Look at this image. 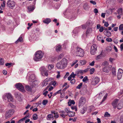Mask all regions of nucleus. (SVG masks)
<instances>
[{
    "instance_id": "obj_1",
    "label": "nucleus",
    "mask_w": 123,
    "mask_h": 123,
    "mask_svg": "<svg viewBox=\"0 0 123 123\" xmlns=\"http://www.w3.org/2000/svg\"><path fill=\"white\" fill-rule=\"evenodd\" d=\"M67 64V60L65 58H63L57 63L56 66L58 69H63L66 67Z\"/></svg>"
},
{
    "instance_id": "obj_2",
    "label": "nucleus",
    "mask_w": 123,
    "mask_h": 123,
    "mask_svg": "<svg viewBox=\"0 0 123 123\" xmlns=\"http://www.w3.org/2000/svg\"><path fill=\"white\" fill-rule=\"evenodd\" d=\"M3 100L4 101H7L9 102H13L14 99L10 93H7L5 94L3 96Z\"/></svg>"
},
{
    "instance_id": "obj_3",
    "label": "nucleus",
    "mask_w": 123,
    "mask_h": 123,
    "mask_svg": "<svg viewBox=\"0 0 123 123\" xmlns=\"http://www.w3.org/2000/svg\"><path fill=\"white\" fill-rule=\"evenodd\" d=\"M43 55V53L41 51H38L36 53L34 60L36 61H38L42 58Z\"/></svg>"
},
{
    "instance_id": "obj_4",
    "label": "nucleus",
    "mask_w": 123,
    "mask_h": 123,
    "mask_svg": "<svg viewBox=\"0 0 123 123\" xmlns=\"http://www.w3.org/2000/svg\"><path fill=\"white\" fill-rule=\"evenodd\" d=\"M75 53L76 55L82 57L84 55V53L83 49L77 47Z\"/></svg>"
},
{
    "instance_id": "obj_5",
    "label": "nucleus",
    "mask_w": 123,
    "mask_h": 123,
    "mask_svg": "<svg viewBox=\"0 0 123 123\" xmlns=\"http://www.w3.org/2000/svg\"><path fill=\"white\" fill-rule=\"evenodd\" d=\"M16 4L15 2L12 0H8L6 2L7 6L11 9H12L15 6Z\"/></svg>"
},
{
    "instance_id": "obj_6",
    "label": "nucleus",
    "mask_w": 123,
    "mask_h": 123,
    "mask_svg": "<svg viewBox=\"0 0 123 123\" xmlns=\"http://www.w3.org/2000/svg\"><path fill=\"white\" fill-rule=\"evenodd\" d=\"M15 111L11 109L7 111L6 113L5 117L6 119H7L11 117Z\"/></svg>"
},
{
    "instance_id": "obj_7",
    "label": "nucleus",
    "mask_w": 123,
    "mask_h": 123,
    "mask_svg": "<svg viewBox=\"0 0 123 123\" xmlns=\"http://www.w3.org/2000/svg\"><path fill=\"white\" fill-rule=\"evenodd\" d=\"M99 78L97 77H94L91 79V84L93 86H95L99 81Z\"/></svg>"
},
{
    "instance_id": "obj_8",
    "label": "nucleus",
    "mask_w": 123,
    "mask_h": 123,
    "mask_svg": "<svg viewBox=\"0 0 123 123\" xmlns=\"http://www.w3.org/2000/svg\"><path fill=\"white\" fill-rule=\"evenodd\" d=\"M97 46L96 44H93L91 47L90 53L92 55L95 54L97 50Z\"/></svg>"
},
{
    "instance_id": "obj_9",
    "label": "nucleus",
    "mask_w": 123,
    "mask_h": 123,
    "mask_svg": "<svg viewBox=\"0 0 123 123\" xmlns=\"http://www.w3.org/2000/svg\"><path fill=\"white\" fill-rule=\"evenodd\" d=\"M15 86L20 91L23 92L25 91L24 87L20 83H19L16 84L15 85Z\"/></svg>"
},
{
    "instance_id": "obj_10",
    "label": "nucleus",
    "mask_w": 123,
    "mask_h": 123,
    "mask_svg": "<svg viewBox=\"0 0 123 123\" xmlns=\"http://www.w3.org/2000/svg\"><path fill=\"white\" fill-rule=\"evenodd\" d=\"M86 102V99L84 97H82L79 100V107L82 106L85 104Z\"/></svg>"
},
{
    "instance_id": "obj_11",
    "label": "nucleus",
    "mask_w": 123,
    "mask_h": 123,
    "mask_svg": "<svg viewBox=\"0 0 123 123\" xmlns=\"http://www.w3.org/2000/svg\"><path fill=\"white\" fill-rule=\"evenodd\" d=\"M123 74V70L121 68H119L117 73V78L119 80H120L122 77Z\"/></svg>"
},
{
    "instance_id": "obj_12",
    "label": "nucleus",
    "mask_w": 123,
    "mask_h": 123,
    "mask_svg": "<svg viewBox=\"0 0 123 123\" xmlns=\"http://www.w3.org/2000/svg\"><path fill=\"white\" fill-rule=\"evenodd\" d=\"M119 99L117 98L115 99L112 102L111 105L113 108L115 109L117 106V104L119 101Z\"/></svg>"
},
{
    "instance_id": "obj_13",
    "label": "nucleus",
    "mask_w": 123,
    "mask_h": 123,
    "mask_svg": "<svg viewBox=\"0 0 123 123\" xmlns=\"http://www.w3.org/2000/svg\"><path fill=\"white\" fill-rule=\"evenodd\" d=\"M25 87L26 90L28 92H32L35 91H34L33 90V87L32 86L26 85L25 86Z\"/></svg>"
},
{
    "instance_id": "obj_14",
    "label": "nucleus",
    "mask_w": 123,
    "mask_h": 123,
    "mask_svg": "<svg viewBox=\"0 0 123 123\" xmlns=\"http://www.w3.org/2000/svg\"><path fill=\"white\" fill-rule=\"evenodd\" d=\"M123 107V100H121L118 104L117 108L118 109H120Z\"/></svg>"
},
{
    "instance_id": "obj_15",
    "label": "nucleus",
    "mask_w": 123,
    "mask_h": 123,
    "mask_svg": "<svg viewBox=\"0 0 123 123\" xmlns=\"http://www.w3.org/2000/svg\"><path fill=\"white\" fill-rule=\"evenodd\" d=\"M79 27L76 28H75L73 32V36L74 37L76 35L77 33H78L79 30Z\"/></svg>"
},
{
    "instance_id": "obj_16",
    "label": "nucleus",
    "mask_w": 123,
    "mask_h": 123,
    "mask_svg": "<svg viewBox=\"0 0 123 123\" xmlns=\"http://www.w3.org/2000/svg\"><path fill=\"white\" fill-rule=\"evenodd\" d=\"M36 78L35 75L34 74H31L29 77V80L30 81H32V80H34Z\"/></svg>"
},
{
    "instance_id": "obj_17",
    "label": "nucleus",
    "mask_w": 123,
    "mask_h": 123,
    "mask_svg": "<svg viewBox=\"0 0 123 123\" xmlns=\"http://www.w3.org/2000/svg\"><path fill=\"white\" fill-rule=\"evenodd\" d=\"M51 21V20L50 18H46L43 20V22L45 24H48Z\"/></svg>"
},
{
    "instance_id": "obj_18",
    "label": "nucleus",
    "mask_w": 123,
    "mask_h": 123,
    "mask_svg": "<svg viewBox=\"0 0 123 123\" xmlns=\"http://www.w3.org/2000/svg\"><path fill=\"white\" fill-rule=\"evenodd\" d=\"M104 34L107 37H110L111 35V32L107 31H104Z\"/></svg>"
},
{
    "instance_id": "obj_19",
    "label": "nucleus",
    "mask_w": 123,
    "mask_h": 123,
    "mask_svg": "<svg viewBox=\"0 0 123 123\" xmlns=\"http://www.w3.org/2000/svg\"><path fill=\"white\" fill-rule=\"evenodd\" d=\"M102 71L106 73H108L109 72V69L108 67H105L103 68L102 69Z\"/></svg>"
},
{
    "instance_id": "obj_20",
    "label": "nucleus",
    "mask_w": 123,
    "mask_h": 123,
    "mask_svg": "<svg viewBox=\"0 0 123 123\" xmlns=\"http://www.w3.org/2000/svg\"><path fill=\"white\" fill-rule=\"evenodd\" d=\"M22 95L19 92H16L15 93V96L16 98H18L20 97Z\"/></svg>"
},
{
    "instance_id": "obj_21",
    "label": "nucleus",
    "mask_w": 123,
    "mask_h": 123,
    "mask_svg": "<svg viewBox=\"0 0 123 123\" xmlns=\"http://www.w3.org/2000/svg\"><path fill=\"white\" fill-rule=\"evenodd\" d=\"M92 29L91 28H88L87 29L86 32V35L87 36L90 34L92 32Z\"/></svg>"
},
{
    "instance_id": "obj_22",
    "label": "nucleus",
    "mask_w": 123,
    "mask_h": 123,
    "mask_svg": "<svg viewBox=\"0 0 123 123\" xmlns=\"http://www.w3.org/2000/svg\"><path fill=\"white\" fill-rule=\"evenodd\" d=\"M6 1H4L1 4V6H0V8L1 10H4V9L5 6Z\"/></svg>"
},
{
    "instance_id": "obj_23",
    "label": "nucleus",
    "mask_w": 123,
    "mask_h": 123,
    "mask_svg": "<svg viewBox=\"0 0 123 123\" xmlns=\"http://www.w3.org/2000/svg\"><path fill=\"white\" fill-rule=\"evenodd\" d=\"M31 82H32V86H33V87L37 86L38 83L37 81L36 80H33Z\"/></svg>"
},
{
    "instance_id": "obj_24",
    "label": "nucleus",
    "mask_w": 123,
    "mask_h": 123,
    "mask_svg": "<svg viewBox=\"0 0 123 123\" xmlns=\"http://www.w3.org/2000/svg\"><path fill=\"white\" fill-rule=\"evenodd\" d=\"M41 71V72H44L46 71L47 70L44 66L41 67L39 69Z\"/></svg>"
},
{
    "instance_id": "obj_25",
    "label": "nucleus",
    "mask_w": 123,
    "mask_h": 123,
    "mask_svg": "<svg viewBox=\"0 0 123 123\" xmlns=\"http://www.w3.org/2000/svg\"><path fill=\"white\" fill-rule=\"evenodd\" d=\"M103 56V55L102 54V52H101L99 55L97 56L96 59V60H98L99 59H101Z\"/></svg>"
},
{
    "instance_id": "obj_26",
    "label": "nucleus",
    "mask_w": 123,
    "mask_h": 123,
    "mask_svg": "<svg viewBox=\"0 0 123 123\" xmlns=\"http://www.w3.org/2000/svg\"><path fill=\"white\" fill-rule=\"evenodd\" d=\"M76 73L77 75L78 76H79V74H83V71L82 70H79L76 72Z\"/></svg>"
},
{
    "instance_id": "obj_27",
    "label": "nucleus",
    "mask_w": 123,
    "mask_h": 123,
    "mask_svg": "<svg viewBox=\"0 0 123 123\" xmlns=\"http://www.w3.org/2000/svg\"><path fill=\"white\" fill-rule=\"evenodd\" d=\"M117 12L120 15H122L123 14L122 9V8H119L117 11Z\"/></svg>"
},
{
    "instance_id": "obj_28",
    "label": "nucleus",
    "mask_w": 123,
    "mask_h": 123,
    "mask_svg": "<svg viewBox=\"0 0 123 123\" xmlns=\"http://www.w3.org/2000/svg\"><path fill=\"white\" fill-rule=\"evenodd\" d=\"M61 49V46L59 45L56 46V50L57 52H59L60 51Z\"/></svg>"
},
{
    "instance_id": "obj_29",
    "label": "nucleus",
    "mask_w": 123,
    "mask_h": 123,
    "mask_svg": "<svg viewBox=\"0 0 123 123\" xmlns=\"http://www.w3.org/2000/svg\"><path fill=\"white\" fill-rule=\"evenodd\" d=\"M68 115L69 117H73L74 116V112L70 111L69 113H68Z\"/></svg>"
},
{
    "instance_id": "obj_30",
    "label": "nucleus",
    "mask_w": 123,
    "mask_h": 123,
    "mask_svg": "<svg viewBox=\"0 0 123 123\" xmlns=\"http://www.w3.org/2000/svg\"><path fill=\"white\" fill-rule=\"evenodd\" d=\"M48 68L49 70H51L54 68V66L52 64H49L48 66Z\"/></svg>"
},
{
    "instance_id": "obj_31",
    "label": "nucleus",
    "mask_w": 123,
    "mask_h": 123,
    "mask_svg": "<svg viewBox=\"0 0 123 123\" xmlns=\"http://www.w3.org/2000/svg\"><path fill=\"white\" fill-rule=\"evenodd\" d=\"M28 10L30 12L33 11L34 9V8L33 7L31 6H28L27 7Z\"/></svg>"
},
{
    "instance_id": "obj_32",
    "label": "nucleus",
    "mask_w": 123,
    "mask_h": 123,
    "mask_svg": "<svg viewBox=\"0 0 123 123\" xmlns=\"http://www.w3.org/2000/svg\"><path fill=\"white\" fill-rule=\"evenodd\" d=\"M4 63V60L2 58H0V65H3Z\"/></svg>"
},
{
    "instance_id": "obj_33",
    "label": "nucleus",
    "mask_w": 123,
    "mask_h": 123,
    "mask_svg": "<svg viewBox=\"0 0 123 123\" xmlns=\"http://www.w3.org/2000/svg\"><path fill=\"white\" fill-rule=\"evenodd\" d=\"M75 103L74 101L73 100H71L70 102H68V104L69 106H70L72 104H74Z\"/></svg>"
},
{
    "instance_id": "obj_34",
    "label": "nucleus",
    "mask_w": 123,
    "mask_h": 123,
    "mask_svg": "<svg viewBox=\"0 0 123 123\" xmlns=\"http://www.w3.org/2000/svg\"><path fill=\"white\" fill-rule=\"evenodd\" d=\"M112 50V48L111 47H108L106 48V50L108 52H109Z\"/></svg>"
},
{
    "instance_id": "obj_35",
    "label": "nucleus",
    "mask_w": 123,
    "mask_h": 123,
    "mask_svg": "<svg viewBox=\"0 0 123 123\" xmlns=\"http://www.w3.org/2000/svg\"><path fill=\"white\" fill-rule=\"evenodd\" d=\"M80 62L81 65H83L85 64L86 63V62L85 60H80Z\"/></svg>"
},
{
    "instance_id": "obj_36",
    "label": "nucleus",
    "mask_w": 123,
    "mask_h": 123,
    "mask_svg": "<svg viewBox=\"0 0 123 123\" xmlns=\"http://www.w3.org/2000/svg\"><path fill=\"white\" fill-rule=\"evenodd\" d=\"M33 118L34 120H37V116L36 114H35L33 115Z\"/></svg>"
},
{
    "instance_id": "obj_37",
    "label": "nucleus",
    "mask_w": 123,
    "mask_h": 123,
    "mask_svg": "<svg viewBox=\"0 0 123 123\" xmlns=\"http://www.w3.org/2000/svg\"><path fill=\"white\" fill-rule=\"evenodd\" d=\"M107 94L106 93L105 96H104L103 99L102 101L101 102V103H102V102H103L104 101L105 99H106L107 97Z\"/></svg>"
},
{
    "instance_id": "obj_38",
    "label": "nucleus",
    "mask_w": 123,
    "mask_h": 123,
    "mask_svg": "<svg viewBox=\"0 0 123 123\" xmlns=\"http://www.w3.org/2000/svg\"><path fill=\"white\" fill-rule=\"evenodd\" d=\"M23 40L22 38V37H20L18 39L16 42V43H17L19 42H21Z\"/></svg>"
},
{
    "instance_id": "obj_39",
    "label": "nucleus",
    "mask_w": 123,
    "mask_h": 123,
    "mask_svg": "<svg viewBox=\"0 0 123 123\" xmlns=\"http://www.w3.org/2000/svg\"><path fill=\"white\" fill-rule=\"evenodd\" d=\"M77 75L76 73V72L75 74L74 72H73L70 75L73 78H74L75 76Z\"/></svg>"
},
{
    "instance_id": "obj_40",
    "label": "nucleus",
    "mask_w": 123,
    "mask_h": 123,
    "mask_svg": "<svg viewBox=\"0 0 123 123\" xmlns=\"http://www.w3.org/2000/svg\"><path fill=\"white\" fill-rule=\"evenodd\" d=\"M97 38L98 40L100 41L102 38V36L101 35H100L97 36Z\"/></svg>"
},
{
    "instance_id": "obj_41",
    "label": "nucleus",
    "mask_w": 123,
    "mask_h": 123,
    "mask_svg": "<svg viewBox=\"0 0 123 123\" xmlns=\"http://www.w3.org/2000/svg\"><path fill=\"white\" fill-rule=\"evenodd\" d=\"M104 116L105 117H109L110 116V115L108 112H106L105 113Z\"/></svg>"
},
{
    "instance_id": "obj_42",
    "label": "nucleus",
    "mask_w": 123,
    "mask_h": 123,
    "mask_svg": "<svg viewBox=\"0 0 123 123\" xmlns=\"http://www.w3.org/2000/svg\"><path fill=\"white\" fill-rule=\"evenodd\" d=\"M94 71L95 69L94 68H92L90 70V74H92L94 73Z\"/></svg>"
},
{
    "instance_id": "obj_43",
    "label": "nucleus",
    "mask_w": 123,
    "mask_h": 123,
    "mask_svg": "<svg viewBox=\"0 0 123 123\" xmlns=\"http://www.w3.org/2000/svg\"><path fill=\"white\" fill-rule=\"evenodd\" d=\"M4 110V106L0 105V112H2Z\"/></svg>"
},
{
    "instance_id": "obj_44",
    "label": "nucleus",
    "mask_w": 123,
    "mask_h": 123,
    "mask_svg": "<svg viewBox=\"0 0 123 123\" xmlns=\"http://www.w3.org/2000/svg\"><path fill=\"white\" fill-rule=\"evenodd\" d=\"M88 80V79L87 77L86 76L83 78L82 80V81L83 82H85L86 81Z\"/></svg>"
},
{
    "instance_id": "obj_45",
    "label": "nucleus",
    "mask_w": 123,
    "mask_h": 123,
    "mask_svg": "<svg viewBox=\"0 0 123 123\" xmlns=\"http://www.w3.org/2000/svg\"><path fill=\"white\" fill-rule=\"evenodd\" d=\"M116 69L114 68H113L112 70V74H113L114 75H115L116 74Z\"/></svg>"
},
{
    "instance_id": "obj_46",
    "label": "nucleus",
    "mask_w": 123,
    "mask_h": 123,
    "mask_svg": "<svg viewBox=\"0 0 123 123\" xmlns=\"http://www.w3.org/2000/svg\"><path fill=\"white\" fill-rule=\"evenodd\" d=\"M48 84L47 82L46 81H44L43 83L42 86H46Z\"/></svg>"
},
{
    "instance_id": "obj_47",
    "label": "nucleus",
    "mask_w": 123,
    "mask_h": 123,
    "mask_svg": "<svg viewBox=\"0 0 123 123\" xmlns=\"http://www.w3.org/2000/svg\"><path fill=\"white\" fill-rule=\"evenodd\" d=\"M82 83H80L76 87V88L80 89L82 86Z\"/></svg>"
},
{
    "instance_id": "obj_48",
    "label": "nucleus",
    "mask_w": 123,
    "mask_h": 123,
    "mask_svg": "<svg viewBox=\"0 0 123 123\" xmlns=\"http://www.w3.org/2000/svg\"><path fill=\"white\" fill-rule=\"evenodd\" d=\"M65 111L66 112L68 113H69L70 111V109L68 108H66L65 109Z\"/></svg>"
},
{
    "instance_id": "obj_49",
    "label": "nucleus",
    "mask_w": 123,
    "mask_h": 123,
    "mask_svg": "<svg viewBox=\"0 0 123 123\" xmlns=\"http://www.w3.org/2000/svg\"><path fill=\"white\" fill-rule=\"evenodd\" d=\"M48 101L47 100H43L42 102L43 104L44 105H45L48 103Z\"/></svg>"
},
{
    "instance_id": "obj_50",
    "label": "nucleus",
    "mask_w": 123,
    "mask_h": 123,
    "mask_svg": "<svg viewBox=\"0 0 123 123\" xmlns=\"http://www.w3.org/2000/svg\"><path fill=\"white\" fill-rule=\"evenodd\" d=\"M53 117L54 115L51 114H49L47 115V117L49 118H53Z\"/></svg>"
},
{
    "instance_id": "obj_51",
    "label": "nucleus",
    "mask_w": 123,
    "mask_h": 123,
    "mask_svg": "<svg viewBox=\"0 0 123 123\" xmlns=\"http://www.w3.org/2000/svg\"><path fill=\"white\" fill-rule=\"evenodd\" d=\"M119 29L120 30H123V24L121 25L119 27Z\"/></svg>"
},
{
    "instance_id": "obj_52",
    "label": "nucleus",
    "mask_w": 123,
    "mask_h": 123,
    "mask_svg": "<svg viewBox=\"0 0 123 123\" xmlns=\"http://www.w3.org/2000/svg\"><path fill=\"white\" fill-rule=\"evenodd\" d=\"M108 62L107 61H105L103 62L102 63V65L104 66L108 65Z\"/></svg>"
},
{
    "instance_id": "obj_53",
    "label": "nucleus",
    "mask_w": 123,
    "mask_h": 123,
    "mask_svg": "<svg viewBox=\"0 0 123 123\" xmlns=\"http://www.w3.org/2000/svg\"><path fill=\"white\" fill-rule=\"evenodd\" d=\"M12 64V63H7L5 64V65L6 66H8V68H9L11 67Z\"/></svg>"
},
{
    "instance_id": "obj_54",
    "label": "nucleus",
    "mask_w": 123,
    "mask_h": 123,
    "mask_svg": "<svg viewBox=\"0 0 123 123\" xmlns=\"http://www.w3.org/2000/svg\"><path fill=\"white\" fill-rule=\"evenodd\" d=\"M51 84L54 86H56V82L55 81H53L51 82Z\"/></svg>"
},
{
    "instance_id": "obj_55",
    "label": "nucleus",
    "mask_w": 123,
    "mask_h": 123,
    "mask_svg": "<svg viewBox=\"0 0 123 123\" xmlns=\"http://www.w3.org/2000/svg\"><path fill=\"white\" fill-rule=\"evenodd\" d=\"M120 122L121 123H123V116H121L120 118Z\"/></svg>"
},
{
    "instance_id": "obj_56",
    "label": "nucleus",
    "mask_w": 123,
    "mask_h": 123,
    "mask_svg": "<svg viewBox=\"0 0 123 123\" xmlns=\"http://www.w3.org/2000/svg\"><path fill=\"white\" fill-rule=\"evenodd\" d=\"M106 40L107 42H111L112 40L111 38L109 37H107L106 38Z\"/></svg>"
},
{
    "instance_id": "obj_57",
    "label": "nucleus",
    "mask_w": 123,
    "mask_h": 123,
    "mask_svg": "<svg viewBox=\"0 0 123 123\" xmlns=\"http://www.w3.org/2000/svg\"><path fill=\"white\" fill-rule=\"evenodd\" d=\"M75 82V79H73L71 80L70 82L72 84H74Z\"/></svg>"
},
{
    "instance_id": "obj_58",
    "label": "nucleus",
    "mask_w": 123,
    "mask_h": 123,
    "mask_svg": "<svg viewBox=\"0 0 123 123\" xmlns=\"http://www.w3.org/2000/svg\"><path fill=\"white\" fill-rule=\"evenodd\" d=\"M63 55L62 54H61L59 55L58 57V60H59L60 59H61L63 57Z\"/></svg>"
},
{
    "instance_id": "obj_59",
    "label": "nucleus",
    "mask_w": 123,
    "mask_h": 123,
    "mask_svg": "<svg viewBox=\"0 0 123 123\" xmlns=\"http://www.w3.org/2000/svg\"><path fill=\"white\" fill-rule=\"evenodd\" d=\"M76 119H77V118H74V119H73V118H70L69 119V121H71V120H73V122H75L76 121Z\"/></svg>"
},
{
    "instance_id": "obj_60",
    "label": "nucleus",
    "mask_w": 123,
    "mask_h": 123,
    "mask_svg": "<svg viewBox=\"0 0 123 123\" xmlns=\"http://www.w3.org/2000/svg\"><path fill=\"white\" fill-rule=\"evenodd\" d=\"M113 41L116 43H118V40L117 38H115L113 39Z\"/></svg>"
},
{
    "instance_id": "obj_61",
    "label": "nucleus",
    "mask_w": 123,
    "mask_h": 123,
    "mask_svg": "<svg viewBox=\"0 0 123 123\" xmlns=\"http://www.w3.org/2000/svg\"><path fill=\"white\" fill-rule=\"evenodd\" d=\"M84 9L85 10H87L88 9V7L87 5L85 4L83 6Z\"/></svg>"
},
{
    "instance_id": "obj_62",
    "label": "nucleus",
    "mask_w": 123,
    "mask_h": 123,
    "mask_svg": "<svg viewBox=\"0 0 123 123\" xmlns=\"http://www.w3.org/2000/svg\"><path fill=\"white\" fill-rule=\"evenodd\" d=\"M90 2L93 5H95L96 4V2L94 1L93 0H90Z\"/></svg>"
},
{
    "instance_id": "obj_63",
    "label": "nucleus",
    "mask_w": 123,
    "mask_h": 123,
    "mask_svg": "<svg viewBox=\"0 0 123 123\" xmlns=\"http://www.w3.org/2000/svg\"><path fill=\"white\" fill-rule=\"evenodd\" d=\"M57 73L58 74L56 76V78H58L60 77V72L59 71H57Z\"/></svg>"
},
{
    "instance_id": "obj_64",
    "label": "nucleus",
    "mask_w": 123,
    "mask_h": 123,
    "mask_svg": "<svg viewBox=\"0 0 123 123\" xmlns=\"http://www.w3.org/2000/svg\"><path fill=\"white\" fill-rule=\"evenodd\" d=\"M104 30L103 27V26L101 27L99 30V31L100 32H102Z\"/></svg>"
}]
</instances>
